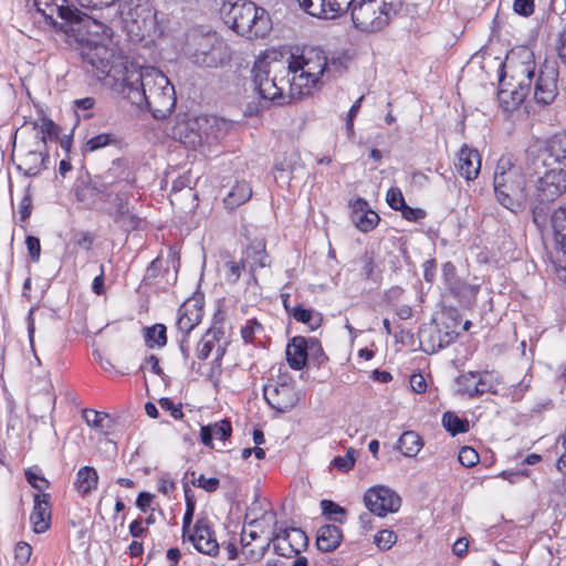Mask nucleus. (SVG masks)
<instances>
[{
    "mask_svg": "<svg viewBox=\"0 0 566 566\" xmlns=\"http://www.w3.org/2000/svg\"><path fill=\"white\" fill-rule=\"evenodd\" d=\"M34 7L51 23H55V17H59L66 25L77 10L66 6V0H34Z\"/></svg>",
    "mask_w": 566,
    "mask_h": 566,
    "instance_id": "21",
    "label": "nucleus"
},
{
    "mask_svg": "<svg viewBox=\"0 0 566 566\" xmlns=\"http://www.w3.org/2000/svg\"><path fill=\"white\" fill-rule=\"evenodd\" d=\"M193 484L206 490L207 492H213L219 486V480L217 478H206L205 475H199Z\"/></svg>",
    "mask_w": 566,
    "mask_h": 566,
    "instance_id": "54",
    "label": "nucleus"
},
{
    "mask_svg": "<svg viewBox=\"0 0 566 566\" xmlns=\"http://www.w3.org/2000/svg\"><path fill=\"white\" fill-rule=\"evenodd\" d=\"M142 368H149V370L156 375H160L161 374V368L159 366V361H158V358L154 355L149 356L144 365L142 366Z\"/></svg>",
    "mask_w": 566,
    "mask_h": 566,
    "instance_id": "64",
    "label": "nucleus"
},
{
    "mask_svg": "<svg viewBox=\"0 0 566 566\" xmlns=\"http://www.w3.org/2000/svg\"><path fill=\"white\" fill-rule=\"evenodd\" d=\"M536 185H528L527 174L510 156H502L495 166L493 186L496 200L512 212L522 211L527 201H552L566 192V135L555 137L530 153Z\"/></svg>",
    "mask_w": 566,
    "mask_h": 566,
    "instance_id": "1",
    "label": "nucleus"
},
{
    "mask_svg": "<svg viewBox=\"0 0 566 566\" xmlns=\"http://www.w3.org/2000/svg\"><path fill=\"white\" fill-rule=\"evenodd\" d=\"M24 474L29 484L40 492L49 488V481L38 470L28 469Z\"/></svg>",
    "mask_w": 566,
    "mask_h": 566,
    "instance_id": "43",
    "label": "nucleus"
},
{
    "mask_svg": "<svg viewBox=\"0 0 566 566\" xmlns=\"http://www.w3.org/2000/svg\"><path fill=\"white\" fill-rule=\"evenodd\" d=\"M437 327L433 325L426 326L420 329L419 337H420V344L423 347V350L426 352L427 348H429V342H438V335L436 333Z\"/></svg>",
    "mask_w": 566,
    "mask_h": 566,
    "instance_id": "48",
    "label": "nucleus"
},
{
    "mask_svg": "<svg viewBox=\"0 0 566 566\" xmlns=\"http://www.w3.org/2000/svg\"><path fill=\"white\" fill-rule=\"evenodd\" d=\"M504 66L511 72V80L516 82L511 84L513 101L520 103L528 95L535 76L533 52L527 48L512 51Z\"/></svg>",
    "mask_w": 566,
    "mask_h": 566,
    "instance_id": "9",
    "label": "nucleus"
},
{
    "mask_svg": "<svg viewBox=\"0 0 566 566\" xmlns=\"http://www.w3.org/2000/svg\"><path fill=\"white\" fill-rule=\"evenodd\" d=\"M151 501H153V494L147 493V492H142L137 497L136 505L139 510L145 512L150 506Z\"/></svg>",
    "mask_w": 566,
    "mask_h": 566,
    "instance_id": "63",
    "label": "nucleus"
},
{
    "mask_svg": "<svg viewBox=\"0 0 566 566\" xmlns=\"http://www.w3.org/2000/svg\"><path fill=\"white\" fill-rule=\"evenodd\" d=\"M557 71L553 66L545 65L537 75L534 85V98L537 103L551 104L557 95Z\"/></svg>",
    "mask_w": 566,
    "mask_h": 566,
    "instance_id": "17",
    "label": "nucleus"
},
{
    "mask_svg": "<svg viewBox=\"0 0 566 566\" xmlns=\"http://www.w3.org/2000/svg\"><path fill=\"white\" fill-rule=\"evenodd\" d=\"M478 378H479V373L470 371V373L461 375L457 380L459 390L462 394L468 395L470 397L479 396V388H478V384H476Z\"/></svg>",
    "mask_w": 566,
    "mask_h": 566,
    "instance_id": "35",
    "label": "nucleus"
},
{
    "mask_svg": "<svg viewBox=\"0 0 566 566\" xmlns=\"http://www.w3.org/2000/svg\"><path fill=\"white\" fill-rule=\"evenodd\" d=\"M262 331V325L255 319H249L242 327L241 334L245 342H252L255 333Z\"/></svg>",
    "mask_w": 566,
    "mask_h": 566,
    "instance_id": "49",
    "label": "nucleus"
},
{
    "mask_svg": "<svg viewBox=\"0 0 566 566\" xmlns=\"http://www.w3.org/2000/svg\"><path fill=\"white\" fill-rule=\"evenodd\" d=\"M493 376L489 373L479 374L478 378V388H479V396L491 392L494 395H500L501 390L499 388V384H493Z\"/></svg>",
    "mask_w": 566,
    "mask_h": 566,
    "instance_id": "39",
    "label": "nucleus"
},
{
    "mask_svg": "<svg viewBox=\"0 0 566 566\" xmlns=\"http://www.w3.org/2000/svg\"><path fill=\"white\" fill-rule=\"evenodd\" d=\"M260 531L254 527H249V530H243L241 534V542L244 546L249 545L252 541L259 537Z\"/></svg>",
    "mask_w": 566,
    "mask_h": 566,
    "instance_id": "62",
    "label": "nucleus"
},
{
    "mask_svg": "<svg viewBox=\"0 0 566 566\" xmlns=\"http://www.w3.org/2000/svg\"><path fill=\"white\" fill-rule=\"evenodd\" d=\"M127 86V98L139 108L147 107L157 119L167 117L176 105V92L168 77L154 66L118 75Z\"/></svg>",
    "mask_w": 566,
    "mask_h": 566,
    "instance_id": "3",
    "label": "nucleus"
},
{
    "mask_svg": "<svg viewBox=\"0 0 566 566\" xmlns=\"http://www.w3.org/2000/svg\"><path fill=\"white\" fill-rule=\"evenodd\" d=\"M118 12L122 20L128 25L129 23L136 24L137 29H142V24L153 17L151 6L149 0H117Z\"/></svg>",
    "mask_w": 566,
    "mask_h": 566,
    "instance_id": "15",
    "label": "nucleus"
},
{
    "mask_svg": "<svg viewBox=\"0 0 566 566\" xmlns=\"http://www.w3.org/2000/svg\"><path fill=\"white\" fill-rule=\"evenodd\" d=\"M93 235L90 232H81L75 237L74 243L85 250H90L93 243Z\"/></svg>",
    "mask_w": 566,
    "mask_h": 566,
    "instance_id": "59",
    "label": "nucleus"
},
{
    "mask_svg": "<svg viewBox=\"0 0 566 566\" xmlns=\"http://www.w3.org/2000/svg\"><path fill=\"white\" fill-rule=\"evenodd\" d=\"M386 201L395 210H400L406 205L402 192L397 187H392L387 191Z\"/></svg>",
    "mask_w": 566,
    "mask_h": 566,
    "instance_id": "46",
    "label": "nucleus"
},
{
    "mask_svg": "<svg viewBox=\"0 0 566 566\" xmlns=\"http://www.w3.org/2000/svg\"><path fill=\"white\" fill-rule=\"evenodd\" d=\"M552 228L556 245L566 254V207L553 213Z\"/></svg>",
    "mask_w": 566,
    "mask_h": 566,
    "instance_id": "30",
    "label": "nucleus"
},
{
    "mask_svg": "<svg viewBox=\"0 0 566 566\" xmlns=\"http://www.w3.org/2000/svg\"><path fill=\"white\" fill-rule=\"evenodd\" d=\"M457 169L467 180H474L481 169V156L479 151L467 145L461 147L458 153Z\"/></svg>",
    "mask_w": 566,
    "mask_h": 566,
    "instance_id": "22",
    "label": "nucleus"
},
{
    "mask_svg": "<svg viewBox=\"0 0 566 566\" xmlns=\"http://www.w3.org/2000/svg\"><path fill=\"white\" fill-rule=\"evenodd\" d=\"M354 0H298L301 8L311 15L331 20L343 14Z\"/></svg>",
    "mask_w": 566,
    "mask_h": 566,
    "instance_id": "14",
    "label": "nucleus"
},
{
    "mask_svg": "<svg viewBox=\"0 0 566 566\" xmlns=\"http://www.w3.org/2000/svg\"><path fill=\"white\" fill-rule=\"evenodd\" d=\"M395 17L401 9L405 0H378Z\"/></svg>",
    "mask_w": 566,
    "mask_h": 566,
    "instance_id": "61",
    "label": "nucleus"
},
{
    "mask_svg": "<svg viewBox=\"0 0 566 566\" xmlns=\"http://www.w3.org/2000/svg\"><path fill=\"white\" fill-rule=\"evenodd\" d=\"M328 72L327 56L317 48H305L300 54H292L286 61L289 94L291 98H303L311 95L322 83Z\"/></svg>",
    "mask_w": 566,
    "mask_h": 566,
    "instance_id": "4",
    "label": "nucleus"
},
{
    "mask_svg": "<svg viewBox=\"0 0 566 566\" xmlns=\"http://www.w3.org/2000/svg\"><path fill=\"white\" fill-rule=\"evenodd\" d=\"M25 244L29 251V254L33 261H38L41 252L40 240L35 237L29 235L25 239Z\"/></svg>",
    "mask_w": 566,
    "mask_h": 566,
    "instance_id": "56",
    "label": "nucleus"
},
{
    "mask_svg": "<svg viewBox=\"0 0 566 566\" xmlns=\"http://www.w3.org/2000/svg\"><path fill=\"white\" fill-rule=\"evenodd\" d=\"M83 418L90 427H93L99 431H105L108 429V426L105 424V421H111L108 415L95 410H84Z\"/></svg>",
    "mask_w": 566,
    "mask_h": 566,
    "instance_id": "37",
    "label": "nucleus"
},
{
    "mask_svg": "<svg viewBox=\"0 0 566 566\" xmlns=\"http://www.w3.org/2000/svg\"><path fill=\"white\" fill-rule=\"evenodd\" d=\"M442 424L452 436L468 432L470 429L469 421L467 419H462L451 411L443 413Z\"/></svg>",
    "mask_w": 566,
    "mask_h": 566,
    "instance_id": "34",
    "label": "nucleus"
},
{
    "mask_svg": "<svg viewBox=\"0 0 566 566\" xmlns=\"http://www.w3.org/2000/svg\"><path fill=\"white\" fill-rule=\"evenodd\" d=\"M175 489V482L168 476L163 475L158 480V491L163 494H169Z\"/></svg>",
    "mask_w": 566,
    "mask_h": 566,
    "instance_id": "60",
    "label": "nucleus"
},
{
    "mask_svg": "<svg viewBox=\"0 0 566 566\" xmlns=\"http://www.w3.org/2000/svg\"><path fill=\"white\" fill-rule=\"evenodd\" d=\"M271 544H273L276 554L284 557H292L293 555H298L306 548L308 538L301 528H280L279 531L272 532L263 549Z\"/></svg>",
    "mask_w": 566,
    "mask_h": 566,
    "instance_id": "12",
    "label": "nucleus"
},
{
    "mask_svg": "<svg viewBox=\"0 0 566 566\" xmlns=\"http://www.w3.org/2000/svg\"><path fill=\"white\" fill-rule=\"evenodd\" d=\"M395 18L378 0H354L352 20L354 25L367 33L384 30Z\"/></svg>",
    "mask_w": 566,
    "mask_h": 566,
    "instance_id": "10",
    "label": "nucleus"
},
{
    "mask_svg": "<svg viewBox=\"0 0 566 566\" xmlns=\"http://www.w3.org/2000/svg\"><path fill=\"white\" fill-rule=\"evenodd\" d=\"M264 398L279 412L292 410L300 397L295 382L290 376H281L275 382L264 386Z\"/></svg>",
    "mask_w": 566,
    "mask_h": 566,
    "instance_id": "11",
    "label": "nucleus"
},
{
    "mask_svg": "<svg viewBox=\"0 0 566 566\" xmlns=\"http://www.w3.org/2000/svg\"><path fill=\"white\" fill-rule=\"evenodd\" d=\"M399 449L406 457H415L422 448L420 436L413 431H406L399 438Z\"/></svg>",
    "mask_w": 566,
    "mask_h": 566,
    "instance_id": "32",
    "label": "nucleus"
},
{
    "mask_svg": "<svg viewBox=\"0 0 566 566\" xmlns=\"http://www.w3.org/2000/svg\"><path fill=\"white\" fill-rule=\"evenodd\" d=\"M410 386L415 392L421 394L426 391V379L421 374H413L410 377Z\"/></svg>",
    "mask_w": 566,
    "mask_h": 566,
    "instance_id": "58",
    "label": "nucleus"
},
{
    "mask_svg": "<svg viewBox=\"0 0 566 566\" xmlns=\"http://www.w3.org/2000/svg\"><path fill=\"white\" fill-rule=\"evenodd\" d=\"M31 554H32V547L30 544H28L25 542H19L15 545L14 558L21 565H24L25 563L29 562Z\"/></svg>",
    "mask_w": 566,
    "mask_h": 566,
    "instance_id": "47",
    "label": "nucleus"
},
{
    "mask_svg": "<svg viewBox=\"0 0 566 566\" xmlns=\"http://www.w3.org/2000/svg\"><path fill=\"white\" fill-rule=\"evenodd\" d=\"M98 484V473L93 467H83L76 473L74 486L82 495L90 494L96 490Z\"/></svg>",
    "mask_w": 566,
    "mask_h": 566,
    "instance_id": "28",
    "label": "nucleus"
},
{
    "mask_svg": "<svg viewBox=\"0 0 566 566\" xmlns=\"http://www.w3.org/2000/svg\"><path fill=\"white\" fill-rule=\"evenodd\" d=\"M379 216L368 208V203L358 199L353 205L352 221L363 232L371 231L379 222Z\"/></svg>",
    "mask_w": 566,
    "mask_h": 566,
    "instance_id": "23",
    "label": "nucleus"
},
{
    "mask_svg": "<svg viewBox=\"0 0 566 566\" xmlns=\"http://www.w3.org/2000/svg\"><path fill=\"white\" fill-rule=\"evenodd\" d=\"M290 315L297 322L306 324L312 331H315L322 324V317L319 314L314 313L312 310L304 308L301 305L293 307Z\"/></svg>",
    "mask_w": 566,
    "mask_h": 566,
    "instance_id": "33",
    "label": "nucleus"
},
{
    "mask_svg": "<svg viewBox=\"0 0 566 566\" xmlns=\"http://www.w3.org/2000/svg\"><path fill=\"white\" fill-rule=\"evenodd\" d=\"M51 506L50 494L36 493L33 499V510L30 515V522L35 533H44L50 527Z\"/></svg>",
    "mask_w": 566,
    "mask_h": 566,
    "instance_id": "20",
    "label": "nucleus"
},
{
    "mask_svg": "<svg viewBox=\"0 0 566 566\" xmlns=\"http://www.w3.org/2000/svg\"><path fill=\"white\" fill-rule=\"evenodd\" d=\"M514 11L524 17H528L534 12V0H514Z\"/></svg>",
    "mask_w": 566,
    "mask_h": 566,
    "instance_id": "51",
    "label": "nucleus"
},
{
    "mask_svg": "<svg viewBox=\"0 0 566 566\" xmlns=\"http://www.w3.org/2000/svg\"><path fill=\"white\" fill-rule=\"evenodd\" d=\"M214 346L213 338H210L208 335L202 337L197 346V357L199 359H206L210 355L212 348Z\"/></svg>",
    "mask_w": 566,
    "mask_h": 566,
    "instance_id": "50",
    "label": "nucleus"
},
{
    "mask_svg": "<svg viewBox=\"0 0 566 566\" xmlns=\"http://www.w3.org/2000/svg\"><path fill=\"white\" fill-rule=\"evenodd\" d=\"M244 268V264L237 263L234 261H229L226 263L227 269V280L231 283H234L239 280L241 275V271Z\"/></svg>",
    "mask_w": 566,
    "mask_h": 566,
    "instance_id": "52",
    "label": "nucleus"
},
{
    "mask_svg": "<svg viewBox=\"0 0 566 566\" xmlns=\"http://www.w3.org/2000/svg\"><path fill=\"white\" fill-rule=\"evenodd\" d=\"M252 73L255 90L262 98L285 103L284 90L289 81H285L286 61L282 53L265 51L255 61Z\"/></svg>",
    "mask_w": 566,
    "mask_h": 566,
    "instance_id": "7",
    "label": "nucleus"
},
{
    "mask_svg": "<svg viewBox=\"0 0 566 566\" xmlns=\"http://www.w3.org/2000/svg\"><path fill=\"white\" fill-rule=\"evenodd\" d=\"M342 537V532L336 525H323L317 531V548L322 552H332L339 546Z\"/></svg>",
    "mask_w": 566,
    "mask_h": 566,
    "instance_id": "26",
    "label": "nucleus"
},
{
    "mask_svg": "<svg viewBox=\"0 0 566 566\" xmlns=\"http://www.w3.org/2000/svg\"><path fill=\"white\" fill-rule=\"evenodd\" d=\"M32 199L29 193H25L19 203V213L22 220H27L31 214Z\"/></svg>",
    "mask_w": 566,
    "mask_h": 566,
    "instance_id": "57",
    "label": "nucleus"
},
{
    "mask_svg": "<svg viewBox=\"0 0 566 566\" xmlns=\"http://www.w3.org/2000/svg\"><path fill=\"white\" fill-rule=\"evenodd\" d=\"M249 527H254L261 533L268 532L276 525V514L272 510H263L260 503H253L245 514Z\"/></svg>",
    "mask_w": 566,
    "mask_h": 566,
    "instance_id": "24",
    "label": "nucleus"
},
{
    "mask_svg": "<svg viewBox=\"0 0 566 566\" xmlns=\"http://www.w3.org/2000/svg\"><path fill=\"white\" fill-rule=\"evenodd\" d=\"M245 262L250 265L251 271L268 265V255L265 247L262 242L250 245L245 252Z\"/></svg>",
    "mask_w": 566,
    "mask_h": 566,
    "instance_id": "31",
    "label": "nucleus"
},
{
    "mask_svg": "<svg viewBox=\"0 0 566 566\" xmlns=\"http://www.w3.org/2000/svg\"><path fill=\"white\" fill-rule=\"evenodd\" d=\"M315 349L322 352L319 343L315 338L306 339L297 336L286 347V359L291 368L300 370L306 365L307 352Z\"/></svg>",
    "mask_w": 566,
    "mask_h": 566,
    "instance_id": "18",
    "label": "nucleus"
},
{
    "mask_svg": "<svg viewBox=\"0 0 566 566\" xmlns=\"http://www.w3.org/2000/svg\"><path fill=\"white\" fill-rule=\"evenodd\" d=\"M402 217L409 221H419L422 220L426 217V212L422 209L419 208H411L405 205L400 209Z\"/></svg>",
    "mask_w": 566,
    "mask_h": 566,
    "instance_id": "55",
    "label": "nucleus"
},
{
    "mask_svg": "<svg viewBox=\"0 0 566 566\" xmlns=\"http://www.w3.org/2000/svg\"><path fill=\"white\" fill-rule=\"evenodd\" d=\"M209 427L211 428L213 438H218L221 440H227L232 432L231 423L228 420H221L213 424H209Z\"/></svg>",
    "mask_w": 566,
    "mask_h": 566,
    "instance_id": "44",
    "label": "nucleus"
},
{
    "mask_svg": "<svg viewBox=\"0 0 566 566\" xmlns=\"http://www.w3.org/2000/svg\"><path fill=\"white\" fill-rule=\"evenodd\" d=\"M195 548L206 555L216 556L219 552V544L214 537V533L205 518L198 520L195 524L193 532L188 536Z\"/></svg>",
    "mask_w": 566,
    "mask_h": 566,
    "instance_id": "16",
    "label": "nucleus"
},
{
    "mask_svg": "<svg viewBox=\"0 0 566 566\" xmlns=\"http://www.w3.org/2000/svg\"><path fill=\"white\" fill-rule=\"evenodd\" d=\"M458 458L460 463L467 468H471L479 462V454L471 447H463L460 450Z\"/></svg>",
    "mask_w": 566,
    "mask_h": 566,
    "instance_id": "45",
    "label": "nucleus"
},
{
    "mask_svg": "<svg viewBox=\"0 0 566 566\" xmlns=\"http://www.w3.org/2000/svg\"><path fill=\"white\" fill-rule=\"evenodd\" d=\"M203 311L196 298L187 300L178 310L177 328L187 336L202 318Z\"/></svg>",
    "mask_w": 566,
    "mask_h": 566,
    "instance_id": "19",
    "label": "nucleus"
},
{
    "mask_svg": "<svg viewBox=\"0 0 566 566\" xmlns=\"http://www.w3.org/2000/svg\"><path fill=\"white\" fill-rule=\"evenodd\" d=\"M227 122L214 116L177 118L171 137L187 148L206 154L224 135Z\"/></svg>",
    "mask_w": 566,
    "mask_h": 566,
    "instance_id": "6",
    "label": "nucleus"
},
{
    "mask_svg": "<svg viewBox=\"0 0 566 566\" xmlns=\"http://www.w3.org/2000/svg\"><path fill=\"white\" fill-rule=\"evenodd\" d=\"M364 502L366 507L379 517L397 512L401 505L400 496L384 485L369 488L364 495Z\"/></svg>",
    "mask_w": 566,
    "mask_h": 566,
    "instance_id": "13",
    "label": "nucleus"
},
{
    "mask_svg": "<svg viewBox=\"0 0 566 566\" xmlns=\"http://www.w3.org/2000/svg\"><path fill=\"white\" fill-rule=\"evenodd\" d=\"M64 31L83 45L82 59L97 80L108 76L118 80V75L123 74V62L103 43L111 36V29L106 24L77 9Z\"/></svg>",
    "mask_w": 566,
    "mask_h": 566,
    "instance_id": "2",
    "label": "nucleus"
},
{
    "mask_svg": "<svg viewBox=\"0 0 566 566\" xmlns=\"http://www.w3.org/2000/svg\"><path fill=\"white\" fill-rule=\"evenodd\" d=\"M252 196V189L247 181H237L228 195L224 197L223 202L226 208L233 210L240 205L247 202Z\"/></svg>",
    "mask_w": 566,
    "mask_h": 566,
    "instance_id": "29",
    "label": "nucleus"
},
{
    "mask_svg": "<svg viewBox=\"0 0 566 566\" xmlns=\"http://www.w3.org/2000/svg\"><path fill=\"white\" fill-rule=\"evenodd\" d=\"M220 17L230 29L249 39L264 38L272 25L269 13L248 0H222Z\"/></svg>",
    "mask_w": 566,
    "mask_h": 566,
    "instance_id": "5",
    "label": "nucleus"
},
{
    "mask_svg": "<svg viewBox=\"0 0 566 566\" xmlns=\"http://www.w3.org/2000/svg\"><path fill=\"white\" fill-rule=\"evenodd\" d=\"M457 326L458 322L454 318H450V323H442L441 326L437 325L438 342L430 340L426 353H436L452 344L459 336V333L455 331Z\"/></svg>",
    "mask_w": 566,
    "mask_h": 566,
    "instance_id": "25",
    "label": "nucleus"
},
{
    "mask_svg": "<svg viewBox=\"0 0 566 566\" xmlns=\"http://www.w3.org/2000/svg\"><path fill=\"white\" fill-rule=\"evenodd\" d=\"M355 454H356V451L354 449H348V451L346 452L345 455L334 458L332 461V465L335 469H338L343 472H347L355 464V461H356Z\"/></svg>",
    "mask_w": 566,
    "mask_h": 566,
    "instance_id": "41",
    "label": "nucleus"
},
{
    "mask_svg": "<svg viewBox=\"0 0 566 566\" xmlns=\"http://www.w3.org/2000/svg\"><path fill=\"white\" fill-rule=\"evenodd\" d=\"M186 54L193 64L218 67L230 59L227 44L217 33H192L186 45Z\"/></svg>",
    "mask_w": 566,
    "mask_h": 566,
    "instance_id": "8",
    "label": "nucleus"
},
{
    "mask_svg": "<svg viewBox=\"0 0 566 566\" xmlns=\"http://www.w3.org/2000/svg\"><path fill=\"white\" fill-rule=\"evenodd\" d=\"M275 168L281 174L289 172L293 175L301 167L300 156L296 153H292L289 156L284 157V159L275 165Z\"/></svg>",
    "mask_w": 566,
    "mask_h": 566,
    "instance_id": "38",
    "label": "nucleus"
},
{
    "mask_svg": "<svg viewBox=\"0 0 566 566\" xmlns=\"http://www.w3.org/2000/svg\"><path fill=\"white\" fill-rule=\"evenodd\" d=\"M45 159L46 156L42 151L30 150L20 156L17 167L25 176L33 177L45 167Z\"/></svg>",
    "mask_w": 566,
    "mask_h": 566,
    "instance_id": "27",
    "label": "nucleus"
},
{
    "mask_svg": "<svg viewBox=\"0 0 566 566\" xmlns=\"http://www.w3.org/2000/svg\"><path fill=\"white\" fill-rule=\"evenodd\" d=\"M145 338H146V343L149 347L165 346L167 343L166 326L163 324H156V325L147 328Z\"/></svg>",
    "mask_w": 566,
    "mask_h": 566,
    "instance_id": "36",
    "label": "nucleus"
},
{
    "mask_svg": "<svg viewBox=\"0 0 566 566\" xmlns=\"http://www.w3.org/2000/svg\"><path fill=\"white\" fill-rule=\"evenodd\" d=\"M115 142V137L111 134H99L90 138L85 144V149L88 151H95L102 147H105Z\"/></svg>",
    "mask_w": 566,
    "mask_h": 566,
    "instance_id": "42",
    "label": "nucleus"
},
{
    "mask_svg": "<svg viewBox=\"0 0 566 566\" xmlns=\"http://www.w3.org/2000/svg\"><path fill=\"white\" fill-rule=\"evenodd\" d=\"M159 406L171 413L175 419H180L184 416L181 405L176 406L170 398H161Z\"/></svg>",
    "mask_w": 566,
    "mask_h": 566,
    "instance_id": "53",
    "label": "nucleus"
},
{
    "mask_svg": "<svg viewBox=\"0 0 566 566\" xmlns=\"http://www.w3.org/2000/svg\"><path fill=\"white\" fill-rule=\"evenodd\" d=\"M397 542V535L391 530L379 531L374 538V543L380 549H389Z\"/></svg>",
    "mask_w": 566,
    "mask_h": 566,
    "instance_id": "40",
    "label": "nucleus"
}]
</instances>
